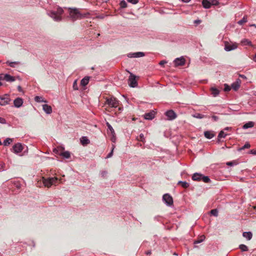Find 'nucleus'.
Returning <instances> with one entry per match:
<instances>
[{
  "label": "nucleus",
  "instance_id": "24",
  "mask_svg": "<svg viewBox=\"0 0 256 256\" xmlns=\"http://www.w3.org/2000/svg\"><path fill=\"white\" fill-rule=\"evenodd\" d=\"M205 238L206 237L204 235H202L194 241V244H200L204 240Z\"/></svg>",
  "mask_w": 256,
  "mask_h": 256
},
{
  "label": "nucleus",
  "instance_id": "51",
  "mask_svg": "<svg viewBox=\"0 0 256 256\" xmlns=\"http://www.w3.org/2000/svg\"><path fill=\"white\" fill-rule=\"evenodd\" d=\"M166 63V60H162L159 62V64L160 66H163Z\"/></svg>",
  "mask_w": 256,
  "mask_h": 256
},
{
  "label": "nucleus",
  "instance_id": "27",
  "mask_svg": "<svg viewBox=\"0 0 256 256\" xmlns=\"http://www.w3.org/2000/svg\"><path fill=\"white\" fill-rule=\"evenodd\" d=\"M254 126V122H246V124H245L243 126L242 128L244 129H247V128H252Z\"/></svg>",
  "mask_w": 256,
  "mask_h": 256
},
{
  "label": "nucleus",
  "instance_id": "12",
  "mask_svg": "<svg viewBox=\"0 0 256 256\" xmlns=\"http://www.w3.org/2000/svg\"><path fill=\"white\" fill-rule=\"evenodd\" d=\"M155 116V112L154 110H152L149 112L146 113L144 115V118L146 120H152Z\"/></svg>",
  "mask_w": 256,
  "mask_h": 256
},
{
  "label": "nucleus",
  "instance_id": "63",
  "mask_svg": "<svg viewBox=\"0 0 256 256\" xmlns=\"http://www.w3.org/2000/svg\"><path fill=\"white\" fill-rule=\"evenodd\" d=\"M2 84L0 82V86H2Z\"/></svg>",
  "mask_w": 256,
  "mask_h": 256
},
{
  "label": "nucleus",
  "instance_id": "60",
  "mask_svg": "<svg viewBox=\"0 0 256 256\" xmlns=\"http://www.w3.org/2000/svg\"><path fill=\"white\" fill-rule=\"evenodd\" d=\"M182 0L185 2H188L190 1V0Z\"/></svg>",
  "mask_w": 256,
  "mask_h": 256
},
{
  "label": "nucleus",
  "instance_id": "58",
  "mask_svg": "<svg viewBox=\"0 0 256 256\" xmlns=\"http://www.w3.org/2000/svg\"><path fill=\"white\" fill-rule=\"evenodd\" d=\"M240 76L243 78H246V76L244 75H240Z\"/></svg>",
  "mask_w": 256,
  "mask_h": 256
},
{
  "label": "nucleus",
  "instance_id": "22",
  "mask_svg": "<svg viewBox=\"0 0 256 256\" xmlns=\"http://www.w3.org/2000/svg\"><path fill=\"white\" fill-rule=\"evenodd\" d=\"M89 80H90L89 76L84 77L81 80L80 84L82 86H86L88 84V83L89 82Z\"/></svg>",
  "mask_w": 256,
  "mask_h": 256
},
{
  "label": "nucleus",
  "instance_id": "1",
  "mask_svg": "<svg viewBox=\"0 0 256 256\" xmlns=\"http://www.w3.org/2000/svg\"><path fill=\"white\" fill-rule=\"evenodd\" d=\"M69 17L72 22L86 17L88 13L82 14L76 8H69Z\"/></svg>",
  "mask_w": 256,
  "mask_h": 256
},
{
  "label": "nucleus",
  "instance_id": "48",
  "mask_svg": "<svg viewBox=\"0 0 256 256\" xmlns=\"http://www.w3.org/2000/svg\"><path fill=\"white\" fill-rule=\"evenodd\" d=\"M6 122V120L4 118L0 117V124H5Z\"/></svg>",
  "mask_w": 256,
  "mask_h": 256
},
{
  "label": "nucleus",
  "instance_id": "35",
  "mask_svg": "<svg viewBox=\"0 0 256 256\" xmlns=\"http://www.w3.org/2000/svg\"><path fill=\"white\" fill-rule=\"evenodd\" d=\"M247 22V16H244L243 18L238 22L239 25H242Z\"/></svg>",
  "mask_w": 256,
  "mask_h": 256
},
{
  "label": "nucleus",
  "instance_id": "44",
  "mask_svg": "<svg viewBox=\"0 0 256 256\" xmlns=\"http://www.w3.org/2000/svg\"><path fill=\"white\" fill-rule=\"evenodd\" d=\"M128 2L136 4L138 3V0H126Z\"/></svg>",
  "mask_w": 256,
  "mask_h": 256
},
{
  "label": "nucleus",
  "instance_id": "4",
  "mask_svg": "<svg viewBox=\"0 0 256 256\" xmlns=\"http://www.w3.org/2000/svg\"><path fill=\"white\" fill-rule=\"evenodd\" d=\"M42 180L44 186L50 188L52 185L55 184L57 182L58 178L56 177L48 178L42 177Z\"/></svg>",
  "mask_w": 256,
  "mask_h": 256
},
{
  "label": "nucleus",
  "instance_id": "57",
  "mask_svg": "<svg viewBox=\"0 0 256 256\" xmlns=\"http://www.w3.org/2000/svg\"><path fill=\"white\" fill-rule=\"evenodd\" d=\"M146 254L148 255V254H151V250H148L146 252Z\"/></svg>",
  "mask_w": 256,
  "mask_h": 256
},
{
  "label": "nucleus",
  "instance_id": "39",
  "mask_svg": "<svg viewBox=\"0 0 256 256\" xmlns=\"http://www.w3.org/2000/svg\"><path fill=\"white\" fill-rule=\"evenodd\" d=\"M120 5L121 8H124L127 7V4L126 2L124 0H122L120 3Z\"/></svg>",
  "mask_w": 256,
  "mask_h": 256
},
{
  "label": "nucleus",
  "instance_id": "53",
  "mask_svg": "<svg viewBox=\"0 0 256 256\" xmlns=\"http://www.w3.org/2000/svg\"><path fill=\"white\" fill-rule=\"evenodd\" d=\"M201 22V20H195L194 23L196 24H199Z\"/></svg>",
  "mask_w": 256,
  "mask_h": 256
},
{
  "label": "nucleus",
  "instance_id": "38",
  "mask_svg": "<svg viewBox=\"0 0 256 256\" xmlns=\"http://www.w3.org/2000/svg\"><path fill=\"white\" fill-rule=\"evenodd\" d=\"M210 214L214 216H218V210L217 209H213L210 211Z\"/></svg>",
  "mask_w": 256,
  "mask_h": 256
},
{
  "label": "nucleus",
  "instance_id": "43",
  "mask_svg": "<svg viewBox=\"0 0 256 256\" xmlns=\"http://www.w3.org/2000/svg\"><path fill=\"white\" fill-rule=\"evenodd\" d=\"M204 116V115L200 114H196L194 115V117L198 118H202Z\"/></svg>",
  "mask_w": 256,
  "mask_h": 256
},
{
  "label": "nucleus",
  "instance_id": "26",
  "mask_svg": "<svg viewBox=\"0 0 256 256\" xmlns=\"http://www.w3.org/2000/svg\"><path fill=\"white\" fill-rule=\"evenodd\" d=\"M80 142L82 145H86L90 142V141L86 136H82L80 139Z\"/></svg>",
  "mask_w": 256,
  "mask_h": 256
},
{
  "label": "nucleus",
  "instance_id": "62",
  "mask_svg": "<svg viewBox=\"0 0 256 256\" xmlns=\"http://www.w3.org/2000/svg\"><path fill=\"white\" fill-rule=\"evenodd\" d=\"M108 0H102L103 2H106Z\"/></svg>",
  "mask_w": 256,
  "mask_h": 256
},
{
  "label": "nucleus",
  "instance_id": "42",
  "mask_svg": "<svg viewBox=\"0 0 256 256\" xmlns=\"http://www.w3.org/2000/svg\"><path fill=\"white\" fill-rule=\"evenodd\" d=\"M209 1L210 2L212 5L217 6L219 4L218 0H209Z\"/></svg>",
  "mask_w": 256,
  "mask_h": 256
},
{
  "label": "nucleus",
  "instance_id": "11",
  "mask_svg": "<svg viewBox=\"0 0 256 256\" xmlns=\"http://www.w3.org/2000/svg\"><path fill=\"white\" fill-rule=\"evenodd\" d=\"M144 54L142 52H130L128 54V56L130 58H140L144 56Z\"/></svg>",
  "mask_w": 256,
  "mask_h": 256
},
{
  "label": "nucleus",
  "instance_id": "64",
  "mask_svg": "<svg viewBox=\"0 0 256 256\" xmlns=\"http://www.w3.org/2000/svg\"><path fill=\"white\" fill-rule=\"evenodd\" d=\"M2 62V60H0V62Z\"/></svg>",
  "mask_w": 256,
  "mask_h": 256
},
{
  "label": "nucleus",
  "instance_id": "19",
  "mask_svg": "<svg viewBox=\"0 0 256 256\" xmlns=\"http://www.w3.org/2000/svg\"><path fill=\"white\" fill-rule=\"evenodd\" d=\"M242 236L248 240H250L252 239V232H244Z\"/></svg>",
  "mask_w": 256,
  "mask_h": 256
},
{
  "label": "nucleus",
  "instance_id": "49",
  "mask_svg": "<svg viewBox=\"0 0 256 256\" xmlns=\"http://www.w3.org/2000/svg\"><path fill=\"white\" fill-rule=\"evenodd\" d=\"M113 154V150L108 154L106 158H110L112 156Z\"/></svg>",
  "mask_w": 256,
  "mask_h": 256
},
{
  "label": "nucleus",
  "instance_id": "36",
  "mask_svg": "<svg viewBox=\"0 0 256 256\" xmlns=\"http://www.w3.org/2000/svg\"><path fill=\"white\" fill-rule=\"evenodd\" d=\"M239 248L242 252H246L248 250V248L246 246L242 244L239 246Z\"/></svg>",
  "mask_w": 256,
  "mask_h": 256
},
{
  "label": "nucleus",
  "instance_id": "18",
  "mask_svg": "<svg viewBox=\"0 0 256 256\" xmlns=\"http://www.w3.org/2000/svg\"><path fill=\"white\" fill-rule=\"evenodd\" d=\"M10 98L8 96L2 97L0 100V104L1 106H6L8 104Z\"/></svg>",
  "mask_w": 256,
  "mask_h": 256
},
{
  "label": "nucleus",
  "instance_id": "41",
  "mask_svg": "<svg viewBox=\"0 0 256 256\" xmlns=\"http://www.w3.org/2000/svg\"><path fill=\"white\" fill-rule=\"evenodd\" d=\"M250 144L248 143V142H246L244 146H242L241 148H240V150H244L245 148H250Z\"/></svg>",
  "mask_w": 256,
  "mask_h": 256
},
{
  "label": "nucleus",
  "instance_id": "32",
  "mask_svg": "<svg viewBox=\"0 0 256 256\" xmlns=\"http://www.w3.org/2000/svg\"><path fill=\"white\" fill-rule=\"evenodd\" d=\"M6 64H8L12 68H14L15 67V64H19L20 62H10L9 60H8L6 62Z\"/></svg>",
  "mask_w": 256,
  "mask_h": 256
},
{
  "label": "nucleus",
  "instance_id": "50",
  "mask_svg": "<svg viewBox=\"0 0 256 256\" xmlns=\"http://www.w3.org/2000/svg\"><path fill=\"white\" fill-rule=\"evenodd\" d=\"M73 88L76 90H78V88L77 85H76V81H75L74 82V83Z\"/></svg>",
  "mask_w": 256,
  "mask_h": 256
},
{
  "label": "nucleus",
  "instance_id": "9",
  "mask_svg": "<svg viewBox=\"0 0 256 256\" xmlns=\"http://www.w3.org/2000/svg\"><path fill=\"white\" fill-rule=\"evenodd\" d=\"M12 149L14 153L18 154L22 152L24 147L20 143H17L13 146Z\"/></svg>",
  "mask_w": 256,
  "mask_h": 256
},
{
  "label": "nucleus",
  "instance_id": "7",
  "mask_svg": "<svg viewBox=\"0 0 256 256\" xmlns=\"http://www.w3.org/2000/svg\"><path fill=\"white\" fill-rule=\"evenodd\" d=\"M238 48V45L236 44H230L228 42H225L224 44V50L226 52H230L232 50H234Z\"/></svg>",
  "mask_w": 256,
  "mask_h": 256
},
{
  "label": "nucleus",
  "instance_id": "47",
  "mask_svg": "<svg viewBox=\"0 0 256 256\" xmlns=\"http://www.w3.org/2000/svg\"><path fill=\"white\" fill-rule=\"evenodd\" d=\"M234 164H236V162H226V165L228 166H233Z\"/></svg>",
  "mask_w": 256,
  "mask_h": 256
},
{
  "label": "nucleus",
  "instance_id": "14",
  "mask_svg": "<svg viewBox=\"0 0 256 256\" xmlns=\"http://www.w3.org/2000/svg\"><path fill=\"white\" fill-rule=\"evenodd\" d=\"M23 104V100L20 98H17L14 101V104L15 107L20 108Z\"/></svg>",
  "mask_w": 256,
  "mask_h": 256
},
{
  "label": "nucleus",
  "instance_id": "52",
  "mask_svg": "<svg viewBox=\"0 0 256 256\" xmlns=\"http://www.w3.org/2000/svg\"><path fill=\"white\" fill-rule=\"evenodd\" d=\"M250 154L256 155V150H250Z\"/></svg>",
  "mask_w": 256,
  "mask_h": 256
},
{
  "label": "nucleus",
  "instance_id": "15",
  "mask_svg": "<svg viewBox=\"0 0 256 256\" xmlns=\"http://www.w3.org/2000/svg\"><path fill=\"white\" fill-rule=\"evenodd\" d=\"M42 109L46 114H50L52 112V108L48 104H44L42 106Z\"/></svg>",
  "mask_w": 256,
  "mask_h": 256
},
{
  "label": "nucleus",
  "instance_id": "61",
  "mask_svg": "<svg viewBox=\"0 0 256 256\" xmlns=\"http://www.w3.org/2000/svg\"><path fill=\"white\" fill-rule=\"evenodd\" d=\"M250 26H254L256 28V24H252L250 25Z\"/></svg>",
  "mask_w": 256,
  "mask_h": 256
},
{
  "label": "nucleus",
  "instance_id": "59",
  "mask_svg": "<svg viewBox=\"0 0 256 256\" xmlns=\"http://www.w3.org/2000/svg\"><path fill=\"white\" fill-rule=\"evenodd\" d=\"M253 60L256 62V54L254 55V58H253Z\"/></svg>",
  "mask_w": 256,
  "mask_h": 256
},
{
  "label": "nucleus",
  "instance_id": "20",
  "mask_svg": "<svg viewBox=\"0 0 256 256\" xmlns=\"http://www.w3.org/2000/svg\"><path fill=\"white\" fill-rule=\"evenodd\" d=\"M240 43L242 46H253L251 41H250L249 40L246 39V38L242 39L241 40Z\"/></svg>",
  "mask_w": 256,
  "mask_h": 256
},
{
  "label": "nucleus",
  "instance_id": "56",
  "mask_svg": "<svg viewBox=\"0 0 256 256\" xmlns=\"http://www.w3.org/2000/svg\"><path fill=\"white\" fill-rule=\"evenodd\" d=\"M231 129H232V128L230 127H226L224 128V130H229Z\"/></svg>",
  "mask_w": 256,
  "mask_h": 256
},
{
  "label": "nucleus",
  "instance_id": "6",
  "mask_svg": "<svg viewBox=\"0 0 256 256\" xmlns=\"http://www.w3.org/2000/svg\"><path fill=\"white\" fill-rule=\"evenodd\" d=\"M162 200L168 206H171L173 204L172 198L168 194H164L162 196Z\"/></svg>",
  "mask_w": 256,
  "mask_h": 256
},
{
  "label": "nucleus",
  "instance_id": "13",
  "mask_svg": "<svg viewBox=\"0 0 256 256\" xmlns=\"http://www.w3.org/2000/svg\"><path fill=\"white\" fill-rule=\"evenodd\" d=\"M241 80L237 79L232 84V88L235 91H236L240 87Z\"/></svg>",
  "mask_w": 256,
  "mask_h": 256
},
{
  "label": "nucleus",
  "instance_id": "45",
  "mask_svg": "<svg viewBox=\"0 0 256 256\" xmlns=\"http://www.w3.org/2000/svg\"><path fill=\"white\" fill-rule=\"evenodd\" d=\"M230 90V88L227 84H224V90L225 92H228Z\"/></svg>",
  "mask_w": 256,
  "mask_h": 256
},
{
  "label": "nucleus",
  "instance_id": "17",
  "mask_svg": "<svg viewBox=\"0 0 256 256\" xmlns=\"http://www.w3.org/2000/svg\"><path fill=\"white\" fill-rule=\"evenodd\" d=\"M4 80L8 82H12L16 80V78L14 76H10L9 74H4Z\"/></svg>",
  "mask_w": 256,
  "mask_h": 256
},
{
  "label": "nucleus",
  "instance_id": "8",
  "mask_svg": "<svg viewBox=\"0 0 256 256\" xmlns=\"http://www.w3.org/2000/svg\"><path fill=\"white\" fill-rule=\"evenodd\" d=\"M165 114L167 116L168 120H172L176 118V114L172 110L166 111Z\"/></svg>",
  "mask_w": 256,
  "mask_h": 256
},
{
  "label": "nucleus",
  "instance_id": "16",
  "mask_svg": "<svg viewBox=\"0 0 256 256\" xmlns=\"http://www.w3.org/2000/svg\"><path fill=\"white\" fill-rule=\"evenodd\" d=\"M202 174L200 173H194L192 176V180L195 181H200Z\"/></svg>",
  "mask_w": 256,
  "mask_h": 256
},
{
  "label": "nucleus",
  "instance_id": "5",
  "mask_svg": "<svg viewBox=\"0 0 256 256\" xmlns=\"http://www.w3.org/2000/svg\"><path fill=\"white\" fill-rule=\"evenodd\" d=\"M130 75L128 79V84L130 87L136 88L138 86L136 76L130 72Z\"/></svg>",
  "mask_w": 256,
  "mask_h": 256
},
{
  "label": "nucleus",
  "instance_id": "46",
  "mask_svg": "<svg viewBox=\"0 0 256 256\" xmlns=\"http://www.w3.org/2000/svg\"><path fill=\"white\" fill-rule=\"evenodd\" d=\"M108 174L106 171L104 170L100 172L101 176L103 178H105Z\"/></svg>",
  "mask_w": 256,
  "mask_h": 256
},
{
  "label": "nucleus",
  "instance_id": "33",
  "mask_svg": "<svg viewBox=\"0 0 256 256\" xmlns=\"http://www.w3.org/2000/svg\"><path fill=\"white\" fill-rule=\"evenodd\" d=\"M138 141H140L143 143L145 142V138L143 134H140L136 138Z\"/></svg>",
  "mask_w": 256,
  "mask_h": 256
},
{
  "label": "nucleus",
  "instance_id": "31",
  "mask_svg": "<svg viewBox=\"0 0 256 256\" xmlns=\"http://www.w3.org/2000/svg\"><path fill=\"white\" fill-rule=\"evenodd\" d=\"M34 100L37 102H46V101L44 100L42 96H36L34 98Z\"/></svg>",
  "mask_w": 256,
  "mask_h": 256
},
{
  "label": "nucleus",
  "instance_id": "21",
  "mask_svg": "<svg viewBox=\"0 0 256 256\" xmlns=\"http://www.w3.org/2000/svg\"><path fill=\"white\" fill-rule=\"evenodd\" d=\"M204 136L208 139H211L214 136V134L212 132H210V131L204 132Z\"/></svg>",
  "mask_w": 256,
  "mask_h": 256
},
{
  "label": "nucleus",
  "instance_id": "23",
  "mask_svg": "<svg viewBox=\"0 0 256 256\" xmlns=\"http://www.w3.org/2000/svg\"><path fill=\"white\" fill-rule=\"evenodd\" d=\"M202 4L204 8H210L212 4L209 0H203L202 2Z\"/></svg>",
  "mask_w": 256,
  "mask_h": 256
},
{
  "label": "nucleus",
  "instance_id": "40",
  "mask_svg": "<svg viewBox=\"0 0 256 256\" xmlns=\"http://www.w3.org/2000/svg\"><path fill=\"white\" fill-rule=\"evenodd\" d=\"M226 135L227 134H225L223 130H221L218 134V138H224Z\"/></svg>",
  "mask_w": 256,
  "mask_h": 256
},
{
  "label": "nucleus",
  "instance_id": "55",
  "mask_svg": "<svg viewBox=\"0 0 256 256\" xmlns=\"http://www.w3.org/2000/svg\"><path fill=\"white\" fill-rule=\"evenodd\" d=\"M212 119H214V120H218V117L216 116H212Z\"/></svg>",
  "mask_w": 256,
  "mask_h": 256
},
{
  "label": "nucleus",
  "instance_id": "30",
  "mask_svg": "<svg viewBox=\"0 0 256 256\" xmlns=\"http://www.w3.org/2000/svg\"><path fill=\"white\" fill-rule=\"evenodd\" d=\"M60 156H63L65 158H70V152L68 151H65L60 154Z\"/></svg>",
  "mask_w": 256,
  "mask_h": 256
},
{
  "label": "nucleus",
  "instance_id": "34",
  "mask_svg": "<svg viewBox=\"0 0 256 256\" xmlns=\"http://www.w3.org/2000/svg\"><path fill=\"white\" fill-rule=\"evenodd\" d=\"M201 180L205 183H208L210 182V180L208 176H204V175L202 176Z\"/></svg>",
  "mask_w": 256,
  "mask_h": 256
},
{
  "label": "nucleus",
  "instance_id": "54",
  "mask_svg": "<svg viewBox=\"0 0 256 256\" xmlns=\"http://www.w3.org/2000/svg\"><path fill=\"white\" fill-rule=\"evenodd\" d=\"M18 92H22V87L20 86H18Z\"/></svg>",
  "mask_w": 256,
  "mask_h": 256
},
{
  "label": "nucleus",
  "instance_id": "3",
  "mask_svg": "<svg viewBox=\"0 0 256 256\" xmlns=\"http://www.w3.org/2000/svg\"><path fill=\"white\" fill-rule=\"evenodd\" d=\"M120 104V102L114 96H110L106 98V104L110 108H117Z\"/></svg>",
  "mask_w": 256,
  "mask_h": 256
},
{
  "label": "nucleus",
  "instance_id": "37",
  "mask_svg": "<svg viewBox=\"0 0 256 256\" xmlns=\"http://www.w3.org/2000/svg\"><path fill=\"white\" fill-rule=\"evenodd\" d=\"M106 126H108V129L110 130L112 136H114L115 134V132L112 126L108 122L106 123Z\"/></svg>",
  "mask_w": 256,
  "mask_h": 256
},
{
  "label": "nucleus",
  "instance_id": "28",
  "mask_svg": "<svg viewBox=\"0 0 256 256\" xmlns=\"http://www.w3.org/2000/svg\"><path fill=\"white\" fill-rule=\"evenodd\" d=\"M178 184L180 185L184 188H187L190 186V184L188 182L184 181H179L178 182Z\"/></svg>",
  "mask_w": 256,
  "mask_h": 256
},
{
  "label": "nucleus",
  "instance_id": "29",
  "mask_svg": "<svg viewBox=\"0 0 256 256\" xmlns=\"http://www.w3.org/2000/svg\"><path fill=\"white\" fill-rule=\"evenodd\" d=\"M12 142V139L10 138H6V140H4L3 142V144L4 146H8L10 145Z\"/></svg>",
  "mask_w": 256,
  "mask_h": 256
},
{
  "label": "nucleus",
  "instance_id": "25",
  "mask_svg": "<svg viewBox=\"0 0 256 256\" xmlns=\"http://www.w3.org/2000/svg\"><path fill=\"white\" fill-rule=\"evenodd\" d=\"M210 90L212 94L214 97L218 96L220 94V90L216 88H212Z\"/></svg>",
  "mask_w": 256,
  "mask_h": 256
},
{
  "label": "nucleus",
  "instance_id": "10",
  "mask_svg": "<svg viewBox=\"0 0 256 256\" xmlns=\"http://www.w3.org/2000/svg\"><path fill=\"white\" fill-rule=\"evenodd\" d=\"M186 62V60L182 56L178 58H176L174 60V63L176 66H182L184 65Z\"/></svg>",
  "mask_w": 256,
  "mask_h": 256
},
{
  "label": "nucleus",
  "instance_id": "2",
  "mask_svg": "<svg viewBox=\"0 0 256 256\" xmlns=\"http://www.w3.org/2000/svg\"><path fill=\"white\" fill-rule=\"evenodd\" d=\"M64 10L62 8H58L56 11H50L48 14L53 18L54 21L60 22L62 20L61 15L63 14Z\"/></svg>",
  "mask_w": 256,
  "mask_h": 256
}]
</instances>
